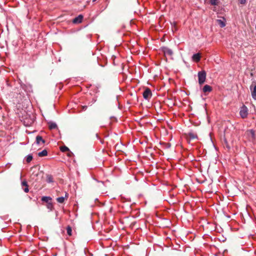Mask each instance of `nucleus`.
I'll return each mask as SVG.
<instances>
[{
	"mask_svg": "<svg viewBox=\"0 0 256 256\" xmlns=\"http://www.w3.org/2000/svg\"><path fill=\"white\" fill-rule=\"evenodd\" d=\"M206 72L204 70H202L198 72V83L200 85L202 84L206 81Z\"/></svg>",
	"mask_w": 256,
	"mask_h": 256,
	"instance_id": "obj_1",
	"label": "nucleus"
},
{
	"mask_svg": "<svg viewBox=\"0 0 256 256\" xmlns=\"http://www.w3.org/2000/svg\"><path fill=\"white\" fill-rule=\"evenodd\" d=\"M240 115L242 118H247L248 115V108L245 105L242 106L240 108Z\"/></svg>",
	"mask_w": 256,
	"mask_h": 256,
	"instance_id": "obj_2",
	"label": "nucleus"
},
{
	"mask_svg": "<svg viewBox=\"0 0 256 256\" xmlns=\"http://www.w3.org/2000/svg\"><path fill=\"white\" fill-rule=\"evenodd\" d=\"M246 134L250 140L253 141L256 138L255 132L252 129L248 130Z\"/></svg>",
	"mask_w": 256,
	"mask_h": 256,
	"instance_id": "obj_3",
	"label": "nucleus"
},
{
	"mask_svg": "<svg viewBox=\"0 0 256 256\" xmlns=\"http://www.w3.org/2000/svg\"><path fill=\"white\" fill-rule=\"evenodd\" d=\"M142 96L145 100H149L152 96V93L150 90L149 88H146L143 92Z\"/></svg>",
	"mask_w": 256,
	"mask_h": 256,
	"instance_id": "obj_4",
	"label": "nucleus"
},
{
	"mask_svg": "<svg viewBox=\"0 0 256 256\" xmlns=\"http://www.w3.org/2000/svg\"><path fill=\"white\" fill-rule=\"evenodd\" d=\"M45 142H46L45 140H44L41 136L38 135L36 136V144L39 145V144H44Z\"/></svg>",
	"mask_w": 256,
	"mask_h": 256,
	"instance_id": "obj_5",
	"label": "nucleus"
},
{
	"mask_svg": "<svg viewBox=\"0 0 256 256\" xmlns=\"http://www.w3.org/2000/svg\"><path fill=\"white\" fill-rule=\"evenodd\" d=\"M200 53H196L192 56V60L193 61L198 62L200 60Z\"/></svg>",
	"mask_w": 256,
	"mask_h": 256,
	"instance_id": "obj_6",
	"label": "nucleus"
},
{
	"mask_svg": "<svg viewBox=\"0 0 256 256\" xmlns=\"http://www.w3.org/2000/svg\"><path fill=\"white\" fill-rule=\"evenodd\" d=\"M83 16L81 14L76 17L72 20L74 24H80L82 22Z\"/></svg>",
	"mask_w": 256,
	"mask_h": 256,
	"instance_id": "obj_7",
	"label": "nucleus"
},
{
	"mask_svg": "<svg viewBox=\"0 0 256 256\" xmlns=\"http://www.w3.org/2000/svg\"><path fill=\"white\" fill-rule=\"evenodd\" d=\"M164 54L166 56H172V55L173 54L172 50L171 49L167 48H164Z\"/></svg>",
	"mask_w": 256,
	"mask_h": 256,
	"instance_id": "obj_8",
	"label": "nucleus"
},
{
	"mask_svg": "<svg viewBox=\"0 0 256 256\" xmlns=\"http://www.w3.org/2000/svg\"><path fill=\"white\" fill-rule=\"evenodd\" d=\"M212 90V87L208 84L205 85L202 88V91L204 92H210Z\"/></svg>",
	"mask_w": 256,
	"mask_h": 256,
	"instance_id": "obj_9",
	"label": "nucleus"
},
{
	"mask_svg": "<svg viewBox=\"0 0 256 256\" xmlns=\"http://www.w3.org/2000/svg\"><path fill=\"white\" fill-rule=\"evenodd\" d=\"M48 127L50 130H54L57 128V124L54 122H48Z\"/></svg>",
	"mask_w": 256,
	"mask_h": 256,
	"instance_id": "obj_10",
	"label": "nucleus"
},
{
	"mask_svg": "<svg viewBox=\"0 0 256 256\" xmlns=\"http://www.w3.org/2000/svg\"><path fill=\"white\" fill-rule=\"evenodd\" d=\"M38 155L40 157H42V156H46L48 155V152H47V150H44L42 152H39L38 154Z\"/></svg>",
	"mask_w": 256,
	"mask_h": 256,
	"instance_id": "obj_11",
	"label": "nucleus"
},
{
	"mask_svg": "<svg viewBox=\"0 0 256 256\" xmlns=\"http://www.w3.org/2000/svg\"><path fill=\"white\" fill-rule=\"evenodd\" d=\"M52 200V198L50 196H44L42 198V200L44 202H46L48 204L50 202V201Z\"/></svg>",
	"mask_w": 256,
	"mask_h": 256,
	"instance_id": "obj_12",
	"label": "nucleus"
},
{
	"mask_svg": "<svg viewBox=\"0 0 256 256\" xmlns=\"http://www.w3.org/2000/svg\"><path fill=\"white\" fill-rule=\"evenodd\" d=\"M188 136L190 140H194L197 138L196 134L192 132L189 133Z\"/></svg>",
	"mask_w": 256,
	"mask_h": 256,
	"instance_id": "obj_13",
	"label": "nucleus"
},
{
	"mask_svg": "<svg viewBox=\"0 0 256 256\" xmlns=\"http://www.w3.org/2000/svg\"><path fill=\"white\" fill-rule=\"evenodd\" d=\"M252 96L254 100H256V85L254 86L252 92Z\"/></svg>",
	"mask_w": 256,
	"mask_h": 256,
	"instance_id": "obj_14",
	"label": "nucleus"
},
{
	"mask_svg": "<svg viewBox=\"0 0 256 256\" xmlns=\"http://www.w3.org/2000/svg\"><path fill=\"white\" fill-rule=\"evenodd\" d=\"M33 158L32 154H30L26 157V160L28 163L30 162Z\"/></svg>",
	"mask_w": 256,
	"mask_h": 256,
	"instance_id": "obj_15",
	"label": "nucleus"
},
{
	"mask_svg": "<svg viewBox=\"0 0 256 256\" xmlns=\"http://www.w3.org/2000/svg\"><path fill=\"white\" fill-rule=\"evenodd\" d=\"M46 182L48 183L52 182H54L52 176L51 175H48L46 176Z\"/></svg>",
	"mask_w": 256,
	"mask_h": 256,
	"instance_id": "obj_16",
	"label": "nucleus"
},
{
	"mask_svg": "<svg viewBox=\"0 0 256 256\" xmlns=\"http://www.w3.org/2000/svg\"><path fill=\"white\" fill-rule=\"evenodd\" d=\"M218 22L221 28H224L226 26L225 22L222 20H218Z\"/></svg>",
	"mask_w": 256,
	"mask_h": 256,
	"instance_id": "obj_17",
	"label": "nucleus"
},
{
	"mask_svg": "<svg viewBox=\"0 0 256 256\" xmlns=\"http://www.w3.org/2000/svg\"><path fill=\"white\" fill-rule=\"evenodd\" d=\"M56 200L59 203H62V202H64V196L58 197L56 198Z\"/></svg>",
	"mask_w": 256,
	"mask_h": 256,
	"instance_id": "obj_18",
	"label": "nucleus"
},
{
	"mask_svg": "<svg viewBox=\"0 0 256 256\" xmlns=\"http://www.w3.org/2000/svg\"><path fill=\"white\" fill-rule=\"evenodd\" d=\"M60 150L62 152H66L68 151L69 148L67 146H64L60 148Z\"/></svg>",
	"mask_w": 256,
	"mask_h": 256,
	"instance_id": "obj_19",
	"label": "nucleus"
},
{
	"mask_svg": "<svg viewBox=\"0 0 256 256\" xmlns=\"http://www.w3.org/2000/svg\"><path fill=\"white\" fill-rule=\"evenodd\" d=\"M66 232H67V234H68V235H69V236L72 235V230L70 226H68L66 228Z\"/></svg>",
	"mask_w": 256,
	"mask_h": 256,
	"instance_id": "obj_20",
	"label": "nucleus"
},
{
	"mask_svg": "<svg viewBox=\"0 0 256 256\" xmlns=\"http://www.w3.org/2000/svg\"><path fill=\"white\" fill-rule=\"evenodd\" d=\"M210 4L212 6L217 5L218 0H210Z\"/></svg>",
	"mask_w": 256,
	"mask_h": 256,
	"instance_id": "obj_21",
	"label": "nucleus"
},
{
	"mask_svg": "<svg viewBox=\"0 0 256 256\" xmlns=\"http://www.w3.org/2000/svg\"><path fill=\"white\" fill-rule=\"evenodd\" d=\"M47 208L48 209H50V210H52L53 208V205L52 202H50L47 204Z\"/></svg>",
	"mask_w": 256,
	"mask_h": 256,
	"instance_id": "obj_22",
	"label": "nucleus"
},
{
	"mask_svg": "<svg viewBox=\"0 0 256 256\" xmlns=\"http://www.w3.org/2000/svg\"><path fill=\"white\" fill-rule=\"evenodd\" d=\"M22 186H28V185L27 184V182L26 181L22 182Z\"/></svg>",
	"mask_w": 256,
	"mask_h": 256,
	"instance_id": "obj_23",
	"label": "nucleus"
},
{
	"mask_svg": "<svg viewBox=\"0 0 256 256\" xmlns=\"http://www.w3.org/2000/svg\"><path fill=\"white\" fill-rule=\"evenodd\" d=\"M24 190L25 192H28L29 191L28 186H25V188H24Z\"/></svg>",
	"mask_w": 256,
	"mask_h": 256,
	"instance_id": "obj_24",
	"label": "nucleus"
},
{
	"mask_svg": "<svg viewBox=\"0 0 256 256\" xmlns=\"http://www.w3.org/2000/svg\"><path fill=\"white\" fill-rule=\"evenodd\" d=\"M239 1L241 4H245L246 2V0H239Z\"/></svg>",
	"mask_w": 256,
	"mask_h": 256,
	"instance_id": "obj_25",
	"label": "nucleus"
},
{
	"mask_svg": "<svg viewBox=\"0 0 256 256\" xmlns=\"http://www.w3.org/2000/svg\"><path fill=\"white\" fill-rule=\"evenodd\" d=\"M88 106H82V110H86Z\"/></svg>",
	"mask_w": 256,
	"mask_h": 256,
	"instance_id": "obj_26",
	"label": "nucleus"
},
{
	"mask_svg": "<svg viewBox=\"0 0 256 256\" xmlns=\"http://www.w3.org/2000/svg\"><path fill=\"white\" fill-rule=\"evenodd\" d=\"M96 0H92V2H96Z\"/></svg>",
	"mask_w": 256,
	"mask_h": 256,
	"instance_id": "obj_27",
	"label": "nucleus"
}]
</instances>
